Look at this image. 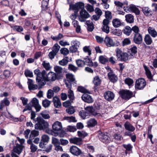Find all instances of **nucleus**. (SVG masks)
<instances>
[{"instance_id":"0e129e2a","label":"nucleus","mask_w":157,"mask_h":157,"mask_svg":"<svg viewBox=\"0 0 157 157\" xmlns=\"http://www.w3.org/2000/svg\"><path fill=\"white\" fill-rule=\"evenodd\" d=\"M112 33L114 35L119 36H120L122 34V32L121 30L116 29L113 30Z\"/></svg>"},{"instance_id":"72a5a7b5","label":"nucleus","mask_w":157,"mask_h":157,"mask_svg":"<svg viewBox=\"0 0 157 157\" xmlns=\"http://www.w3.org/2000/svg\"><path fill=\"white\" fill-rule=\"evenodd\" d=\"M123 32L124 34L127 36H129L132 32V29L128 26H126L123 29Z\"/></svg>"},{"instance_id":"f03ea898","label":"nucleus","mask_w":157,"mask_h":157,"mask_svg":"<svg viewBox=\"0 0 157 157\" xmlns=\"http://www.w3.org/2000/svg\"><path fill=\"white\" fill-rule=\"evenodd\" d=\"M36 121H37V123L35 125V129L45 130L48 128L49 124L48 122L40 117H38L36 118Z\"/></svg>"},{"instance_id":"13d9d810","label":"nucleus","mask_w":157,"mask_h":157,"mask_svg":"<svg viewBox=\"0 0 157 157\" xmlns=\"http://www.w3.org/2000/svg\"><path fill=\"white\" fill-rule=\"evenodd\" d=\"M24 74L26 77H32L33 76V72L28 70H25Z\"/></svg>"},{"instance_id":"4c0bfd02","label":"nucleus","mask_w":157,"mask_h":157,"mask_svg":"<svg viewBox=\"0 0 157 157\" xmlns=\"http://www.w3.org/2000/svg\"><path fill=\"white\" fill-rule=\"evenodd\" d=\"M63 36L62 34L59 33L57 36H54L52 35L51 37L53 40L58 41L63 38Z\"/></svg>"},{"instance_id":"6e6d98bb","label":"nucleus","mask_w":157,"mask_h":157,"mask_svg":"<svg viewBox=\"0 0 157 157\" xmlns=\"http://www.w3.org/2000/svg\"><path fill=\"white\" fill-rule=\"evenodd\" d=\"M59 44L62 46L64 47L66 45H69L70 43L67 41H65L64 40H60L59 42Z\"/></svg>"},{"instance_id":"5701e85b","label":"nucleus","mask_w":157,"mask_h":157,"mask_svg":"<svg viewBox=\"0 0 157 157\" xmlns=\"http://www.w3.org/2000/svg\"><path fill=\"white\" fill-rule=\"evenodd\" d=\"M108 76L111 82H115L117 81V77L112 72H109L108 74Z\"/></svg>"},{"instance_id":"c756f323","label":"nucleus","mask_w":157,"mask_h":157,"mask_svg":"<svg viewBox=\"0 0 157 157\" xmlns=\"http://www.w3.org/2000/svg\"><path fill=\"white\" fill-rule=\"evenodd\" d=\"M101 82L99 77L98 76H95L93 78V82L96 86L99 85L101 83Z\"/></svg>"},{"instance_id":"6e6552de","label":"nucleus","mask_w":157,"mask_h":157,"mask_svg":"<svg viewBox=\"0 0 157 157\" xmlns=\"http://www.w3.org/2000/svg\"><path fill=\"white\" fill-rule=\"evenodd\" d=\"M146 85L145 80L143 78H140L136 80L135 87L136 89L141 90L143 89Z\"/></svg>"},{"instance_id":"f8f14e48","label":"nucleus","mask_w":157,"mask_h":157,"mask_svg":"<svg viewBox=\"0 0 157 157\" xmlns=\"http://www.w3.org/2000/svg\"><path fill=\"white\" fill-rule=\"evenodd\" d=\"M89 17L90 15L85 10L82 9L80 12L79 20L81 22H84L85 19Z\"/></svg>"},{"instance_id":"bf43d9fd","label":"nucleus","mask_w":157,"mask_h":157,"mask_svg":"<svg viewBox=\"0 0 157 157\" xmlns=\"http://www.w3.org/2000/svg\"><path fill=\"white\" fill-rule=\"evenodd\" d=\"M66 112L70 114L74 113L75 112L74 108L73 107H70L66 109Z\"/></svg>"},{"instance_id":"39448f33","label":"nucleus","mask_w":157,"mask_h":157,"mask_svg":"<svg viewBox=\"0 0 157 157\" xmlns=\"http://www.w3.org/2000/svg\"><path fill=\"white\" fill-rule=\"evenodd\" d=\"M56 78V74L54 72H50L47 74L45 71L44 75L42 81H53Z\"/></svg>"},{"instance_id":"09e8293b","label":"nucleus","mask_w":157,"mask_h":157,"mask_svg":"<svg viewBox=\"0 0 157 157\" xmlns=\"http://www.w3.org/2000/svg\"><path fill=\"white\" fill-rule=\"evenodd\" d=\"M42 65L46 70L48 71L50 69V67L49 63L45 61H44L42 64Z\"/></svg>"},{"instance_id":"9b49d317","label":"nucleus","mask_w":157,"mask_h":157,"mask_svg":"<svg viewBox=\"0 0 157 157\" xmlns=\"http://www.w3.org/2000/svg\"><path fill=\"white\" fill-rule=\"evenodd\" d=\"M70 152L73 155L78 156L82 153L81 150L76 146L73 145L69 149Z\"/></svg>"},{"instance_id":"20e7f679","label":"nucleus","mask_w":157,"mask_h":157,"mask_svg":"<svg viewBox=\"0 0 157 157\" xmlns=\"http://www.w3.org/2000/svg\"><path fill=\"white\" fill-rule=\"evenodd\" d=\"M116 53V56L118 59L120 61H125L130 58L131 56H132L131 54L129 55L126 53L122 52L121 50L119 48H117L115 50Z\"/></svg>"},{"instance_id":"ddd939ff","label":"nucleus","mask_w":157,"mask_h":157,"mask_svg":"<svg viewBox=\"0 0 157 157\" xmlns=\"http://www.w3.org/2000/svg\"><path fill=\"white\" fill-rule=\"evenodd\" d=\"M109 23V21L106 19H104L102 22V26L101 27L102 31L108 34L109 32V28L108 25Z\"/></svg>"},{"instance_id":"a19ab883","label":"nucleus","mask_w":157,"mask_h":157,"mask_svg":"<svg viewBox=\"0 0 157 157\" xmlns=\"http://www.w3.org/2000/svg\"><path fill=\"white\" fill-rule=\"evenodd\" d=\"M78 91L84 94H90V91L82 86H78Z\"/></svg>"},{"instance_id":"a18cd8bd","label":"nucleus","mask_w":157,"mask_h":157,"mask_svg":"<svg viewBox=\"0 0 157 157\" xmlns=\"http://www.w3.org/2000/svg\"><path fill=\"white\" fill-rule=\"evenodd\" d=\"M77 65L78 67H83L85 65V62L84 60H82L79 59L76 61Z\"/></svg>"},{"instance_id":"f3484780","label":"nucleus","mask_w":157,"mask_h":157,"mask_svg":"<svg viewBox=\"0 0 157 157\" xmlns=\"http://www.w3.org/2000/svg\"><path fill=\"white\" fill-rule=\"evenodd\" d=\"M104 96L105 99L108 101L113 100L114 97L113 93L110 91H107L105 92Z\"/></svg>"},{"instance_id":"37998d69","label":"nucleus","mask_w":157,"mask_h":157,"mask_svg":"<svg viewBox=\"0 0 157 157\" xmlns=\"http://www.w3.org/2000/svg\"><path fill=\"white\" fill-rule=\"evenodd\" d=\"M60 48V46L57 43L55 44L52 48V51L56 54L58 53Z\"/></svg>"},{"instance_id":"e2e57ef3","label":"nucleus","mask_w":157,"mask_h":157,"mask_svg":"<svg viewBox=\"0 0 157 157\" xmlns=\"http://www.w3.org/2000/svg\"><path fill=\"white\" fill-rule=\"evenodd\" d=\"M40 115L42 117L45 119H49L50 116L47 113L45 112H42L40 113Z\"/></svg>"},{"instance_id":"69168bd1","label":"nucleus","mask_w":157,"mask_h":157,"mask_svg":"<svg viewBox=\"0 0 157 157\" xmlns=\"http://www.w3.org/2000/svg\"><path fill=\"white\" fill-rule=\"evenodd\" d=\"M53 95L54 92L51 89L49 90L47 92V98L49 99H50Z\"/></svg>"},{"instance_id":"c85d7f7f","label":"nucleus","mask_w":157,"mask_h":157,"mask_svg":"<svg viewBox=\"0 0 157 157\" xmlns=\"http://www.w3.org/2000/svg\"><path fill=\"white\" fill-rule=\"evenodd\" d=\"M97 123V121L94 119H90L87 122L88 127H93L96 125Z\"/></svg>"},{"instance_id":"774afa93","label":"nucleus","mask_w":157,"mask_h":157,"mask_svg":"<svg viewBox=\"0 0 157 157\" xmlns=\"http://www.w3.org/2000/svg\"><path fill=\"white\" fill-rule=\"evenodd\" d=\"M132 29V31H133L135 33V34H140L139 33L140 31L138 27L135 25L133 27Z\"/></svg>"},{"instance_id":"5fc2aeb1","label":"nucleus","mask_w":157,"mask_h":157,"mask_svg":"<svg viewBox=\"0 0 157 157\" xmlns=\"http://www.w3.org/2000/svg\"><path fill=\"white\" fill-rule=\"evenodd\" d=\"M83 50L86 53H88V55L90 56L91 54V50L89 46H85L83 48Z\"/></svg>"},{"instance_id":"680f3d73","label":"nucleus","mask_w":157,"mask_h":157,"mask_svg":"<svg viewBox=\"0 0 157 157\" xmlns=\"http://www.w3.org/2000/svg\"><path fill=\"white\" fill-rule=\"evenodd\" d=\"M105 16L106 19L109 21L111 19L112 17L111 13L110 12L107 11L105 12Z\"/></svg>"},{"instance_id":"393cba45","label":"nucleus","mask_w":157,"mask_h":157,"mask_svg":"<svg viewBox=\"0 0 157 157\" xmlns=\"http://www.w3.org/2000/svg\"><path fill=\"white\" fill-rule=\"evenodd\" d=\"M10 104V101L7 98H4L1 101L0 103V110H2L3 108L5 105L8 106Z\"/></svg>"},{"instance_id":"7ed1b4c3","label":"nucleus","mask_w":157,"mask_h":157,"mask_svg":"<svg viewBox=\"0 0 157 157\" xmlns=\"http://www.w3.org/2000/svg\"><path fill=\"white\" fill-rule=\"evenodd\" d=\"M34 73L36 75V81L40 86V87L39 88V89H40L42 86H44L45 84V82H41L44 75L45 73V71L43 70L42 72H40V70L37 69L34 71Z\"/></svg>"},{"instance_id":"2f4dec72","label":"nucleus","mask_w":157,"mask_h":157,"mask_svg":"<svg viewBox=\"0 0 157 157\" xmlns=\"http://www.w3.org/2000/svg\"><path fill=\"white\" fill-rule=\"evenodd\" d=\"M144 40L145 43L147 45H150L152 42L151 37L148 35H146L144 38Z\"/></svg>"},{"instance_id":"58836bf2","label":"nucleus","mask_w":157,"mask_h":157,"mask_svg":"<svg viewBox=\"0 0 157 157\" xmlns=\"http://www.w3.org/2000/svg\"><path fill=\"white\" fill-rule=\"evenodd\" d=\"M54 70L57 75L62 73L63 71V68L58 66H55L54 67Z\"/></svg>"},{"instance_id":"f704fd0d","label":"nucleus","mask_w":157,"mask_h":157,"mask_svg":"<svg viewBox=\"0 0 157 157\" xmlns=\"http://www.w3.org/2000/svg\"><path fill=\"white\" fill-rule=\"evenodd\" d=\"M87 25V30L89 31H92L94 29V26L93 23L90 21H87L86 22Z\"/></svg>"},{"instance_id":"6ab92c4d","label":"nucleus","mask_w":157,"mask_h":157,"mask_svg":"<svg viewBox=\"0 0 157 157\" xmlns=\"http://www.w3.org/2000/svg\"><path fill=\"white\" fill-rule=\"evenodd\" d=\"M104 42L106 45L108 47L113 46L115 45L113 40L109 37L106 36L105 38Z\"/></svg>"},{"instance_id":"79ce46f5","label":"nucleus","mask_w":157,"mask_h":157,"mask_svg":"<svg viewBox=\"0 0 157 157\" xmlns=\"http://www.w3.org/2000/svg\"><path fill=\"white\" fill-rule=\"evenodd\" d=\"M144 68L146 71V75L147 78L150 79H151L152 78V76L150 71L146 66H144Z\"/></svg>"},{"instance_id":"473e14b6","label":"nucleus","mask_w":157,"mask_h":157,"mask_svg":"<svg viewBox=\"0 0 157 157\" xmlns=\"http://www.w3.org/2000/svg\"><path fill=\"white\" fill-rule=\"evenodd\" d=\"M112 22L113 25L115 28L120 27L121 24L120 20L117 18L113 19Z\"/></svg>"},{"instance_id":"4be33fe9","label":"nucleus","mask_w":157,"mask_h":157,"mask_svg":"<svg viewBox=\"0 0 157 157\" xmlns=\"http://www.w3.org/2000/svg\"><path fill=\"white\" fill-rule=\"evenodd\" d=\"M28 84V87L29 90H34L38 88V86L37 85L34 84L33 81L32 79H29Z\"/></svg>"},{"instance_id":"de8ad7c7","label":"nucleus","mask_w":157,"mask_h":157,"mask_svg":"<svg viewBox=\"0 0 157 157\" xmlns=\"http://www.w3.org/2000/svg\"><path fill=\"white\" fill-rule=\"evenodd\" d=\"M60 52L61 54L63 55L64 56L67 55L69 53V50L68 49L65 48H62L60 50Z\"/></svg>"},{"instance_id":"864d4df0","label":"nucleus","mask_w":157,"mask_h":157,"mask_svg":"<svg viewBox=\"0 0 157 157\" xmlns=\"http://www.w3.org/2000/svg\"><path fill=\"white\" fill-rule=\"evenodd\" d=\"M124 82L128 86H131L133 83V80L130 78H126L124 80Z\"/></svg>"},{"instance_id":"49530a36","label":"nucleus","mask_w":157,"mask_h":157,"mask_svg":"<svg viewBox=\"0 0 157 157\" xmlns=\"http://www.w3.org/2000/svg\"><path fill=\"white\" fill-rule=\"evenodd\" d=\"M67 57H66L62 60L59 61V64L62 66H65L68 63V61L67 59Z\"/></svg>"},{"instance_id":"aec40b11","label":"nucleus","mask_w":157,"mask_h":157,"mask_svg":"<svg viewBox=\"0 0 157 157\" xmlns=\"http://www.w3.org/2000/svg\"><path fill=\"white\" fill-rule=\"evenodd\" d=\"M53 130L55 131H58L61 130L62 126L61 122L57 121L55 122L52 126Z\"/></svg>"},{"instance_id":"ea45409f","label":"nucleus","mask_w":157,"mask_h":157,"mask_svg":"<svg viewBox=\"0 0 157 157\" xmlns=\"http://www.w3.org/2000/svg\"><path fill=\"white\" fill-rule=\"evenodd\" d=\"M51 101L47 99L43 100L42 102V105L45 108L49 107Z\"/></svg>"},{"instance_id":"8fccbe9b","label":"nucleus","mask_w":157,"mask_h":157,"mask_svg":"<svg viewBox=\"0 0 157 157\" xmlns=\"http://www.w3.org/2000/svg\"><path fill=\"white\" fill-rule=\"evenodd\" d=\"M108 59L103 56H101L99 57V61L100 62L103 64H105L108 61Z\"/></svg>"},{"instance_id":"bb28decb","label":"nucleus","mask_w":157,"mask_h":157,"mask_svg":"<svg viewBox=\"0 0 157 157\" xmlns=\"http://www.w3.org/2000/svg\"><path fill=\"white\" fill-rule=\"evenodd\" d=\"M147 31L153 37H155L157 36V32L154 28L150 27L148 28Z\"/></svg>"},{"instance_id":"c9c22d12","label":"nucleus","mask_w":157,"mask_h":157,"mask_svg":"<svg viewBox=\"0 0 157 157\" xmlns=\"http://www.w3.org/2000/svg\"><path fill=\"white\" fill-rule=\"evenodd\" d=\"M142 11L147 16L151 14L152 11L149 10L147 7H143L142 8Z\"/></svg>"},{"instance_id":"e433bc0d","label":"nucleus","mask_w":157,"mask_h":157,"mask_svg":"<svg viewBox=\"0 0 157 157\" xmlns=\"http://www.w3.org/2000/svg\"><path fill=\"white\" fill-rule=\"evenodd\" d=\"M39 135V131L36 130H33L31 132L29 138L31 139H33L35 137L38 136Z\"/></svg>"},{"instance_id":"a211bd4d","label":"nucleus","mask_w":157,"mask_h":157,"mask_svg":"<svg viewBox=\"0 0 157 157\" xmlns=\"http://www.w3.org/2000/svg\"><path fill=\"white\" fill-rule=\"evenodd\" d=\"M98 137L99 140L103 143L108 142L109 138L108 136L103 133H102L100 131L98 132Z\"/></svg>"},{"instance_id":"3c124183","label":"nucleus","mask_w":157,"mask_h":157,"mask_svg":"<svg viewBox=\"0 0 157 157\" xmlns=\"http://www.w3.org/2000/svg\"><path fill=\"white\" fill-rule=\"evenodd\" d=\"M77 132L78 136L82 138H84L87 136V134L83 131H78Z\"/></svg>"},{"instance_id":"1a4fd4ad","label":"nucleus","mask_w":157,"mask_h":157,"mask_svg":"<svg viewBox=\"0 0 157 157\" xmlns=\"http://www.w3.org/2000/svg\"><path fill=\"white\" fill-rule=\"evenodd\" d=\"M120 93L121 97L125 100L129 99L132 96V93L129 90H121Z\"/></svg>"},{"instance_id":"a878e982","label":"nucleus","mask_w":157,"mask_h":157,"mask_svg":"<svg viewBox=\"0 0 157 157\" xmlns=\"http://www.w3.org/2000/svg\"><path fill=\"white\" fill-rule=\"evenodd\" d=\"M66 77L67 81L72 84L76 83V81L74 77V76L71 74H67Z\"/></svg>"},{"instance_id":"2eb2a0df","label":"nucleus","mask_w":157,"mask_h":157,"mask_svg":"<svg viewBox=\"0 0 157 157\" xmlns=\"http://www.w3.org/2000/svg\"><path fill=\"white\" fill-rule=\"evenodd\" d=\"M70 143L75 144L77 145H79L82 144V139L76 137H72L69 139Z\"/></svg>"},{"instance_id":"c03bdc74","label":"nucleus","mask_w":157,"mask_h":157,"mask_svg":"<svg viewBox=\"0 0 157 157\" xmlns=\"http://www.w3.org/2000/svg\"><path fill=\"white\" fill-rule=\"evenodd\" d=\"M68 96L71 100H73L74 99L73 92L71 89H69L68 90Z\"/></svg>"},{"instance_id":"052dcab7","label":"nucleus","mask_w":157,"mask_h":157,"mask_svg":"<svg viewBox=\"0 0 157 157\" xmlns=\"http://www.w3.org/2000/svg\"><path fill=\"white\" fill-rule=\"evenodd\" d=\"M68 69L70 70L75 72L77 70L78 68L73 64H69L68 65Z\"/></svg>"},{"instance_id":"b1692460","label":"nucleus","mask_w":157,"mask_h":157,"mask_svg":"<svg viewBox=\"0 0 157 157\" xmlns=\"http://www.w3.org/2000/svg\"><path fill=\"white\" fill-rule=\"evenodd\" d=\"M129 12H132L135 13L136 15H138L140 13V11L138 9L135 5H131L129 6L128 8Z\"/></svg>"},{"instance_id":"f257e3e1","label":"nucleus","mask_w":157,"mask_h":157,"mask_svg":"<svg viewBox=\"0 0 157 157\" xmlns=\"http://www.w3.org/2000/svg\"><path fill=\"white\" fill-rule=\"evenodd\" d=\"M85 110H81L79 113L80 116L83 119L88 118L89 113L87 111L90 113L91 115L97 117H100L101 115L100 113H98L96 111L93 107L91 106H87L85 108Z\"/></svg>"},{"instance_id":"9d476101","label":"nucleus","mask_w":157,"mask_h":157,"mask_svg":"<svg viewBox=\"0 0 157 157\" xmlns=\"http://www.w3.org/2000/svg\"><path fill=\"white\" fill-rule=\"evenodd\" d=\"M29 104L35 108L37 112H39L41 109V107L39 104V101L36 98H34L32 99Z\"/></svg>"},{"instance_id":"cd10ccee","label":"nucleus","mask_w":157,"mask_h":157,"mask_svg":"<svg viewBox=\"0 0 157 157\" xmlns=\"http://www.w3.org/2000/svg\"><path fill=\"white\" fill-rule=\"evenodd\" d=\"M124 125L125 128L129 131L133 132L135 130V128L129 122H126Z\"/></svg>"},{"instance_id":"603ef678","label":"nucleus","mask_w":157,"mask_h":157,"mask_svg":"<svg viewBox=\"0 0 157 157\" xmlns=\"http://www.w3.org/2000/svg\"><path fill=\"white\" fill-rule=\"evenodd\" d=\"M52 143L55 146L60 144L59 139L54 137H52Z\"/></svg>"},{"instance_id":"4d7b16f0","label":"nucleus","mask_w":157,"mask_h":157,"mask_svg":"<svg viewBox=\"0 0 157 157\" xmlns=\"http://www.w3.org/2000/svg\"><path fill=\"white\" fill-rule=\"evenodd\" d=\"M49 137L48 135H42L41 140L42 141L48 143L49 141Z\"/></svg>"},{"instance_id":"4468645a","label":"nucleus","mask_w":157,"mask_h":157,"mask_svg":"<svg viewBox=\"0 0 157 157\" xmlns=\"http://www.w3.org/2000/svg\"><path fill=\"white\" fill-rule=\"evenodd\" d=\"M133 41L136 44H141L143 41L142 35L140 33L134 34Z\"/></svg>"},{"instance_id":"dca6fc26","label":"nucleus","mask_w":157,"mask_h":157,"mask_svg":"<svg viewBox=\"0 0 157 157\" xmlns=\"http://www.w3.org/2000/svg\"><path fill=\"white\" fill-rule=\"evenodd\" d=\"M84 101L88 103H91L93 102V99L92 97L86 93L84 94L81 97Z\"/></svg>"},{"instance_id":"412c9836","label":"nucleus","mask_w":157,"mask_h":157,"mask_svg":"<svg viewBox=\"0 0 157 157\" xmlns=\"http://www.w3.org/2000/svg\"><path fill=\"white\" fill-rule=\"evenodd\" d=\"M53 102L55 107L59 108L61 107V104L60 100L57 97L55 96L53 98Z\"/></svg>"},{"instance_id":"0eeeda50","label":"nucleus","mask_w":157,"mask_h":157,"mask_svg":"<svg viewBox=\"0 0 157 157\" xmlns=\"http://www.w3.org/2000/svg\"><path fill=\"white\" fill-rule=\"evenodd\" d=\"M69 10L72 9L78 12L80 9H83L84 7V4L82 2H78L75 4H69Z\"/></svg>"},{"instance_id":"338daca9","label":"nucleus","mask_w":157,"mask_h":157,"mask_svg":"<svg viewBox=\"0 0 157 157\" xmlns=\"http://www.w3.org/2000/svg\"><path fill=\"white\" fill-rule=\"evenodd\" d=\"M113 137L114 139L118 140H121L123 139V137L121 135L117 133L115 134Z\"/></svg>"},{"instance_id":"423d86ee","label":"nucleus","mask_w":157,"mask_h":157,"mask_svg":"<svg viewBox=\"0 0 157 157\" xmlns=\"http://www.w3.org/2000/svg\"><path fill=\"white\" fill-rule=\"evenodd\" d=\"M24 147V146L21 144H17L16 146L14 147L13 151L11 153L12 157H19L15 153H17L18 155L20 154Z\"/></svg>"},{"instance_id":"7c9ffc66","label":"nucleus","mask_w":157,"mask_h":157,"mask_svg":"<svg viewBox=\"0 0 157 157\" xmlns=\"http://www.w3.org/2000/svg\"><path fill=\"white\" fill-rule=\"evenodd\" d=\"M125 20L129 23H132L134 21V17L130 14H127L125 16Z\"/></svg>"}]
</instances>
